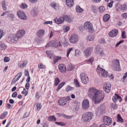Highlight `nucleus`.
I'll return each instance as SVG.
<instances>
[{"label": "nucleus", "instance_id": "1", "mask_svg": "<svg viewBox=\"0 0 127 127\" xmlns=\"http://www.w3.org/2000/svg\"><path fill=\"white\" fill-rule=\"evenodd\" d=\"M88 95L95 104H98L103 99L102 91L95 89L94 87L91 88L89 89Z\"/></svg>", "mask_w": 127, "mask_h": 127}, {"label": "nucleus", "instance_id": "2", "mask_svg": "<svg viewBox=\"0 0 127 127\" xmlns=\"http://www.w3.org/2000/svg\"><path fill=\"white\" fill-rule=\"evenodd\" d=\"M93 116V114L91 112H87L83 115L82 119L85 122H88L91 120Z\"/></svg>", "mask_w": 127, "mask_h": 127}, {"label": "nucleus", "instance_id": "3", "mask_svg": "<svg viewBox=\"0 0 127 127\" xmlns=\"http://www.w3.org/2000/svg\"><path fill=\"white\" fill-rule=\"evenodd\" d=\"M84 28L87 31L89 32H92L94 31L92 25L89 22H87L84 23Z\"/></svg>", "mask_w": 127, "mask_h": 127}, {"label": "nucleus", "instance_id": "4", "mask_svg": "<svg viewBox=\"0 0 127 127\" xmlns=\"http://www.w3.org/2000/svg\"><path fill=\"white\" fill-rule=\"evenodd\" d=\"M81 81L85 84H87L89 81V79L86 75L83 73H81L80 75Z\"/></svg>", "mask_w": 127, "mask_h": 127}, {"label": "nucleus", "instance_id": "5", "mask_svg": "<svg viewBox=\"0 0 127 127\" xmlns=\"http://www.w3.org/2000/svg\"><path fill=\"white\" fill-rule=\"evenodd\" d=\"M119 61V60H116L113 62L112 67L113 69L116 71L120 70Z\"/></svg>", "mask_w": 127, "mask_h": 127}, {"label": "nucleus", "instance_id": "6", "mask_svg": "<svg viewBox=\"0 0 127 127\" xmlns=\"http://www.w3.org/2000/svg\"><path fill=\"white\" fill-rule=\"evenodd\" d=\"M17 14L18 17L21 19L23 20H26L27 17L24 12L22 11L19 10L17 11Z\"/></svg>", "mask_w": 127, "mask_h": 127}, {"label": "nucleus", "instance_id": "7", "mask_svg": "<svg viewBox=\"0 0 127 127\" xmlns=\"http://www.w3.org/2000/svg\"><path fill=\"white\" fill-rule=\"evenodd\" d=\"M89 100L87 99H84L82 103V108L86 110L89 107Z\"/></svg>", "mask_w": 127, "mask_h": 127}, {"label": "nucleus", "instance_id": "8", "mask_svg": "<svg viewBox=\"0 0 127 127\" xmlns=\"http://www.w3.org/2000/svg\"><path fill=\"white\" fill-rule=\"evenodd\" d=\"M93 51V48L92 47L88 48L86 49L84 51V56L87 58L89 57Z\"/></svg>", "mask_w": 127, "mask_h": 127}, {"label": "nucleus", "instance_id": "9", "mask_svg": "<svg viewBox=\"0 0 127 127\" xmlns=\"http://www.w3.org/2000/svg\"><path fill=\"white\" fill-rule=\"evenodd\" d=\"M102 66L98 65L97 67L96 71L98 74L101 77H103V69Z\"/></svg>", "mask_w": 127, "mask_h": 127}, {"label": "nucleus", "instance_id": "10", "mask_svg": "<svg viewBox=\"0 0 127 127\" xmlns=\"http://www.w3.org/2000/svg\"><path fill=\"white\" fill-rule=\"evenodd\" d=\"M118 30L114 29L110 32L108 34L109 36L111 37H114L116 36L118 34Z\"/></svg>", "mask_w": 127, "mask_h": 127}, {"label": "nucleus", "instance_id": "11", "mask_svg": "<svg viewBox=\"0 0 127 127\" xmlns=\"http://www.w3.org/2000/svg\"><path fill=\"white\" fill-rule=\"evenodd\" d=\"M112 120L110 117L107 116L104 117V123L105 125L109 126L111 123Z\"/></svg>", "mask_w": 127, "mask_h": 127}, {"label": "nucleus", "instance_id": "12", "mask_svg": "<svg viewBox=\"0 0 127 127\" xmlns=\"http://www.w3.org/2000/svg\"><path fill=\"white\" fill-rule=\"evenodd\" d=\"M104 86V90L105 92L107 93H109L111 88V84L108 82H107L105 83Z\"/></svg>", "mask_w": 127, "mask_h": 127}, {"label": "nucleus", "instance_id": "13", "mask_svg": "<svg viewBox=\"0 0 127 127\" xmlns=\"http://www.w3.org/2000/svg\"><path fill=\"white\" fill-rule=\"evenodd\" d=\"M78 36L76 35H72L69 39L70 42L72 43H74L78 40Z\"/></svg>", "mask_w": 127, "mask_h": 127}, {"label": "nucleus", "instance_id": "14", "mask_svg": "<svg viewBox=\"0 0 127 127\" xmlns=\"http://www.w3.org/2000/svg\"><path fill=\"white\" fill-rule=\"evenodd\" d=\"M54 21L56 24L59 25L61 24L64 22V19L63 16V17H60L59 18H55L54 19Z\"/></svg>", "mask_w": 127, "mask_h": 127}, {"label": "nucleus", "instance_id": "15", "mask_svg": "<svg viewBox=\"0 0 127 127\" xmlns=\"http://www.w3.org/2000/svg\"><path fill=\"white\" fill-rule=\"evenodd\" d=\"M50 58L54 59V64L57 62L58 61L60 60L61 59V57L55 56L54 55L51 54L50 56Z\"/></svg>", "mask_w": 127, "mask_h": 127}, {"label": "nucleus", "instance_id": "16", "mask_svg": "<svg viewBox=\"0 0 127 127\" xmlns=\"http://www.w3.org/2000/svg\"><path fill=\"white\" fill-rule=\"evenodd\" d=\"M58 68L60 72L62 73H64L66 71V66L63 64H60L58 66Z\"/></svg>", "mask_w": 127, "mask_h": 127}, {"label": "nucleus", "instance_id": "17", "mask_svg": "<svg viewBox=\"0 0 127 127\" xmlns=\"http://www.w3.org/2000/svg\"><path fill=\"white\" fill-rule=\"evenodd\" d=\"M64 21L68 23H71L73 21L72 18L69 16L66 15L63 16Z\"/></svg>", "mask_w": 127, "mask_h": 127}, {"label": "nucleus", "instance_id": "18", "mask_svg": "<svg viewBox=\"0 0 127 127\" xmlns=\"http://www.w3.org/2000/svg\"><path fill=\"white\" fill-rule=\"evenodd\" d=\"M50 5L55 10L58 11L59 10V5L55 2H51L50 3Z\"/></svg>", "mask_w": 127, "mask_h": 127}, {"label": "nucleus", "instance_id": "19", "mask_svg": "<svg viewBox=\"0 0 127 127\" xmlns=\"http://www.w3.org/2000/svg\"><path fill=\"white\" fill-rule=\"evenodd\" d=\"M45 33L44 31L42 29L38 30L36 32V35L39 38H40L43 36Z\"/></svg>", "mask_w": 127, "mask_h": 127}, {"label": "nucleus", "instance_id": "20", "mask_svg": "<svg viewBox=\"0 0 127 127\" xmlns=\"http://www.w3.org/2000/svg\"><path fill=\"white\" fill-rule=\"evenodd\" d=\"M59 103L61 105H65L66 103V99L63 98H60L59 99Z\"/></svg>", "mask_w": 127, "mask_h": 127}, {"label": "nucleus", "instance_id": "21", "mask_svg": "<svg viewBox=\"0 0 127 127\" xmlns=\"http://www.w3.org/2000/svg\"><path fill=\"white\" fill-rule=\"evenodd\" d=\"M103 112V106L102 105H101L98 108L96 111L97 114H102Z\"/></svg>", "mask_w": 127, "mask_h": 127}, {"label": "nucleus", "instance_id": "22", "mask_svg": "<svg viewBox=\"0 0 127 127\" xmlns=\"http://www.w3.org/2000/svg\"><path fill=\"white\" fill-rule=\"evenodd\" d=\"M66 4L69 7H72L74 4L73 0H66Z\"/></svg>", "mask_w": 127, "mask_h": 127}, {"label": "nucleus", "instance_id": "23", "mask_svg": "<svg viewBox=\"0 0 127 127\" xmlns=\"http://www.w3.org/2000/svg\"><path fill=\"white\" fill-rule=\"evenodd\" d=\"M25 32L23 29H22L21 30L18 31L17 34L18 36L20 38L22 37L24 35Z\"/></svg>", "mask_w": 127, "mask_h": 127}, {"label": "nucleus", "instance_id": "24", "mask_svg": "<svg viewBox=\"0 0 127 127\" xmlns=\"http://www.w3.org/2000/svg\"><path fill=\"white\" fill-rule=\"evenodd\" d=\"M32 14L34 16H36L38 14V10L37 8L34 7L32 9L31 11Z\"/></svg>", "mask_w": 127, "mask_h": 127}, {"label": "nucleus", "instance_id": "25", "mask_svg": "<svg viewBox=\"0 0 127 127\" xmlns=\"http://www.w3.org/2000/svg\"><path fill=\"white\" fill-rule=\"evenodd\" d=\"M1 5L3 10L5 11L7 10L6 1L5 0H3L1 2Z\"/></svg>", "mask_w": 127, "mask_h": 127}, {"label": "nucleus", "instance_id": "26", "mask_svg": "<svg viewBox=\"0 0 127 127\" xmlns=\"http://www.w3.org/2000/svg\"><path fill=\"white\" fill-rule=\"evenodd\" d=\"M27 64V62L25 61L21 62L18 64V67L19 68H23L26 66Z\"/></svg>", "mask_w": 127, "mask_h": 127}, {"label": "nucleus", "instance_id": "27", "mask_svg": "<svg viewBox=\"0 0 127 127\" xmlns=\"http://www.w3.org/2000/svg\"><path fill=\"white\" fill-rule=\"evenodd\" d=\"M22 72H20L17 74L15 76L14 79V82H16L20 78L22 75Z\"/></svg>", "mask_w": 127, "mask_h": 127}, {"label": "nucleus", "instance_id": "28", "mask_svg": "<svg viewBox=\"0 0 127 127\" xmlns=\"http://www.w3.org/2000/svg\"><path fill=\"white\" fill-rule=\"evenodd\" d=\"M127 9V4L124 3L121 6L120 9L123 11H126Z\"/></svg>", "mask_w": 127, "mask_h": 127}, {"label": "nucleus", "instance_id": "29", "mask_svg": "<svg viewBox=\"0 0 127 127\" xmlns=\"http://www.w3.org/2000/svg\"><path fill=\"white\" fill-rule=\"evenodd\" d=\"M8 114L7 111L4 112L0 115V119H2L5 118Z\"/></svg>", "mask_w": 127, "mask_h": 127}, {"label": "nucleus", "instance_id": "30", "mask_svg": "<svg viewBox=\"0 0 127 127\" xmlns=\"http://www.w3.org/2000/svg\"><path fill=\"white\" fill-rule=\"evenodd\" d=\"M13 40L14 41V43L16 42L17 41L19 40L21 38L18 36V35L16 34H13Z\"/></svg>", "mask_w": 127, "mask_h": 127}, {"label": "nucleus", "instance_id": "31", "mask_svg": "<svg viewBox=\"0 0 127 127\" xmlns=\"http://www.w3.org/2000/svg\"><path fill=\"white\" fill-rule=\"evenodd\" d=\"M110 16L108 14H106L104 15V21L106 22L109 20Z\"/></svg>", "mask_w": 127, "mask_h": 127}, {"label": "nucleus", "instance_id": "32", "mask_svg": "<svg viewBox=\"0 0 127 127\" xmlns=\"http://www.w3.org/2000/svg\"><path fill=\"white\" fill-rule=\"evenodd\" d=\"M54 41H50L46 45V47L50 46L54 47Z\"/></svg>", "mask_w": 127, "mask_h": 127}, {"label": "nucleus", "instance_id": "33", "mask_svg": "<svg viewBox=\"0 0 127 127\" xmlns=\"http://www.w3.org/2000/svg\"><path fill=\"white\" fill-rule=\"evenodd\" d=\"M7 46L3 43L1 42L0 43V48L1 49H4L6 48Z\"/></svg>", "mask_w": 127, "mask_h": 127}, {"label": "nucleus", "instance_id": "34", "mask_svg": "<svg viewBox=\"0 0 127 127\" xmlns=\"http://www.w3.org/2000/svg\"><path fill=\"white\" fill-rule=\"evenodd\" d=\"M117 121L119 122L123 123L124 121V120L122 118L121 115L118 114L117 116Z\"/></svg>", "mask_w": 127, "mask_h": 127}, {"label": "nucleus", "instance_id": "35", "mask_svg": "<svg viewBox=\"0 0 127 127\" xmlns=\"http://www.w3.org/2000/svg\"><path fill=\"white\" fill-rule=\"evenodd\" d=\"M94 39V36L93 35H89L88 36L87 38V40L90 41H93Z\"/></svg>", "mask_w": 127, "mask_h": 127}, {"label": "nucleus", "instance_id": "36", "mask_svg": "<svg viewBox=\"0 0 127 127\" xmlns=\"http://www.w3.org/2000/svg\"><path fill=\"white\" fill-rule=\"evenodd\" d=\"M74 66L71 64H69L67 67V70L68 71H70L74 69Z\"/></svg>", "mask_w": 127, "mask_h": 127}, {"label": "nucleus", "instance_id": "37", "mask_svg": "<svg viewBox=\"0 0 127 127\" xmlns=\"http://www.w3.org/2000/svg\"><path fill=\"white\" fill-rule=\"evenodd\" d=\"M54 47H60L62 46L60 41L57 42L54 41Z\"/></svg>", "mask_w": 127, "mask_h": 127}, {"label": "nucleus", "instance_id": "38", "mask_svg": "<svg viewBox=\"0 0 127 127\" xmlns=\"http://www.w3.org/2000/svg\"><path fill=\"white\" fill-rule=\"evenodd\" d=\"M48 119L50 121H55L56 120V119L54 116H49L48 117Z\"/></svg>", "mask_w": 127, "mask_h": 127}, {"label": "nucleus", "instance_id": "39", "mask_svg": "<svg viewBox=\"0 0 127 127\" xmlns=\"http://www.w3.org/2000/svg\"><path fill=\"white\" fill-rule=\"evenodd\" d=\"M65 84V83L64 82L60 84L58 87L57 90V91H58L59 90H60L62 87V86Z\"/></svg>", "mask_w": 127, "mask_h": 127}, {"label": "nucleus", "instance_id": "40", "mask_svg": "<svg viewBox=\"0 0 127 127\" xmlns=\"http://www.w3.org/2000/svg\"><path fill=\"white\" fill-rule=\"evenodd\" d=\"M12 38H13V35H8V40L12 43H14V41L13 40V39H11Z\"/></svg>", "mask_w": 127, "mask_h": 127}, {"label": "nucleus", "instance_id": "41", "mask_svg": "<svg viewBox=\"0 0 127 127\" xmlns=\"http://www.w3.org/2000/svg\"><path fill=\"white\" fill-rule=\"evenodd\" d=\"M76 11L77 12L81 13L83 10L79 6H77L76 8Z\"/></svg>", "mask_w": 127, "mask_h": 127}, {"label": "nucleus", "instance_id": "42", "mask_svg": "<svg viewBox=\"0 0 127 127\" xmlns=\"http://www.w3.org/2000/svg\"><path fill=\"white\" fill-rule=\"evenodd\" d=\"M81 54L80 51L79 50L76 49L75 50V55L76 56H79Z\"/></svg>", "mask_w": 127, "mask_h": 127}, {"label": "nucleus", "instance_id": "43", "mask_svg": "<svg viewBox=\"0 0 127 127\" xmlns=\"http://www.w3.org/2000/svg\"><path fill=\"white\" fill-rule=\"evenodd\" d=\"M20 7L21 8L23 9L27 8L28 7V5L26 3H23L21 4L20 6Z\"/></svg>", "mask_w": 127, "mask_h": 127}, {"label": "nucleus", "instance_id": "44", "mask_svg": "<svg viewBox=\"0 0 127 127\" xmlns=\"http://www.w3.org/2000/svg\"><path fill=\"white\" fill-rule=\"evenodd\" d=\"M111 107L112 108L117 109L118 107V105L116 103H111L110 104Z\"/></svg>", "mask_w": 127, "mask_h": 127}, {"label": "nucleus", "instance_id": "45", "mask_svg": "<svg viewBox=\"0 0 127 127\" xmlns=\"http://www.w3.org/2000/svg\"><path fill=\"white\" fill-rule=\"evenodd\" d=\"M60 82V80L58 77H57L55 79V85L56 86L58 85Z\"/></svg>", "mask_w": 127, "mask_h": 127}, {"label": "nucleus", "instance_id": "46", "mask_svg": "<svg viewBox=\"0 0 127 127\" xmlns=\"http://www.w3.org/2000/svg\"><path fill=\"white\" fill-rule=\"evenodd\" d=\"M73 50V48H69L67 49L66 50L67 54H66V57H68L70 53V52Z\"/></svg>", "mask_w": 127, "mask_h": 127}, {"label": "nucleus", "instance_id": "47", "mask_svg": "<svg viewBox=\"0 0 127 127\" xmlns=\"http://www.w3.org/2000/svg\"><path fill=\"white\" fill-rule=\"evenodd\" d=\"M74 83L75 86L76 87H79L80 85L79 83L78 82L77 79H76L74 80Z\"/></svg>", "mask_w": 127, "mask_h": 127}, {"label": "nucleus", "instance_id": "48", "mask_svg": "<svg viewBox=\"0 0 127 127\" xmlns=\"http://www.w3.org/2000/svg\"><path fill=\"white\" fill-rule=\"evenodd\" d=\"M42 105L41 103H38L37 104L36 106V110L38 111L41 108Z\"/></svg>", "mask_w": 127, "mask_h": 127}, {"label": "nucleus", "instance_id": "49", "mask_svg": "<svg viewBox=\"0 0 127 127\" xmlns=\"http://www.w3.org/2000/svg\"><path fill=\"white\" fill-rule=\"evenodd\" d=\"M108 72L106 71L104 69V77H108L109 74H108Z\"/></svg>", "mask_w": 127, "mask_h": 127}, {"label": "nucleus", "instance_id": "50", "mask_svg": "<svg viewBox=\"0 0 127 127\" xmlns=\"http://www.w3.org/2000/svg\"><path fill=\"white\" fill-rule=\"evenodd\" d=\"M56 123L61 126H64L65 125V124L64 122H56Z\"/></svg>", "mask_w": 127, "mask_h": 127}, {"label": "nucleus", "instance_id": "51", "mask_svg": "<svg viewBox=\"0 0 127 127\" xmlns=\"http://www.w3.org/2000/svg\"><path fill=\"white\" fill-rule=\"evenodd\" d=\"M98 11L99 12L102 13L103 12V6H100L99 7Z\"/></svg>", "mask_w": 127, "mask_h": 127}, {"label": "nucleus", "instance_id": "52", "mask_svg": "<svg viewBox=\"0 0 127 127\" xmlns=\"http://www.w3.org/2000/svg\"><path fill=\"white\" fill-rule=\"evenodd\" d=\"M113 1L112 0H111L110 2L108 4V6L110 8L113 5Z\"/></svg>", "mask_w": 127, "mask_h": 127}, {"label": "nucleus", "instance_id": "53", "mask_svg": "<svg viewBox=\"0 0 127 127\" xmlns=\"http://www.w3.org/2000/svg\"><path fill=\"white\" fill-rule=\"evenodd\" d=\"M38 0H28L30 3L32 4H34L36 3Z\"/></svg>", "mask_w": 127, "mask_h": 127}, {"label": "nucleus", "instance_id": "54", "mask_svg": "<svg viewBox=\"0 0 127 127\" xmlns=\"http://www.w3.org/2000/svg\"><path fill=\"white\" fill-rule=\"evenodd\" d=\"M53 23L52 21H46L43 23V24L44 25H47L48 24H50V25H52Z\"/></svg>", "mask_w": 127, "mask_h": 127}, {"label": "nucleus", "instance_id": "55", "mask_svg": "<svg viewBox=\"0 0 127 127\" xmlns=\"http://www.w3.org/2000/svg\"><path fill=\"white\" fill-rule=\"evenodd\" d=\"M112 100L114 102H116L117 101L118 98L116 96H113L112 98Z\"/></svg>", "mask_w": 127, "mask_h": 127}, {"label": "nucleus", "instance_id": "56", "mask_svg": "<svg viewBox=\"0 0 127 127\" xmlns=\"http://www.w3.org/2000/svg\"><path fill=\"white\" fill-rule=\"evenodd\" d=\"M4 60L5 62H7L9 61L10 59L8 57H4Z\"/></svg>", "mask_w": 127, "mask_h": 127}, {"label": "nucleus", "instance_id": "57", "mask_svg": "<svg viewBox=\"0 0 127 127\" xmlns=\"http://www.w3.org/2000/svg\"><path fill=\"white\" fill-rule=\"evenodd\" d=\"M121 16L123 18H127V13H125L122 14Z\"/></svg>", "mask_w": 127, "mask_h": 127}, {"label": "nucleus", "instance_id": "58", "mask_svg": "<svg viewBox=\"0 0 127 127\" xmlns=\"http://www.w3.org/2000/svg\"><path fill=\"white\" fill-rule=\"evenodd\" d=\"M91 9L92 11H93L95 13L96 10V8L95 6H94L92 5L91 8Z\"/></svg>", "mask_w": 127, "mask_h": 127}, {"label": "nucleus", "instance_id": "59", "mask_svg": "<svg viewBox=\"0 0 127 127\" xmlns=\"http://www.w3.org/2000/svg\"><path fill=\"white\" fill-rule=\"evenodd\" d=\"M124 42V40L120 41L118 42L117 43L115 46L116 47H118L119 45H120L121 43H123Z\"/></svg>", "mask_w": 127, "mask_h": 127}, {"label": "nucleus", "instance_id": "60", "mask_svg": "<svg viewBox=\"0 0 127 127\" xmlns=\"http://www.w3.org/2000/svg\"><path fill=\"white\" fill-rule=\"evenodd\" d=\"M122 38H126V36L125 33V32H122Z\"/></svg>", "mask_w": 127, "mask_h": 127}, {"label": "nucleus", "instance_id": "61", "mask_svg": "<svg viewBox=\"0 0 127 127\" xmlns=\"http://www.w3.org/2000/svg\"><path fill=\"white\" fill-rule=\"evenodd\" d=\"M64 46L65 47L67 46L68 45V43L66 40H65L64 41Z\"/></svg>", "mask_w": 127, "mask_h": 127}, {"label": "nucleus", "instance_id": "62", "mask_svg": "<svg viewBox=\"0 0 127 127\" xmlns=\"http://www.w3.org/2000/svg\"><path fill=\"white\" fill-rule=\"evenodd\" d=\"M70 29V27L69 26H67L66 27V28L64 29V32H66L68 31Z\"/></svg>", "mask_w": 127, "mask_h": 127}, {"label": "nucleus", "instance_id": "63", "mask_svg": "<svg viewBox=\"0 0 127 127\" xmlns=\"http://www.w3.org/2000/svg\"><path fill=\"white\" fill-rule=\"evenodd\" d=\"M63 116L64 118L67 119H70L72 117V116H67L65 115H64Z\"/></svg>", "mask_w": 127, "mask_h": 127}, {"label": "nucleus", "instance_id": "64", "mask_svg": "<svg viewBox=\"0 0 127 127\" xmlns=\"http://www.w3.org/2000/svg\"><path fill=\"white\" fill-rule=\"evenodd\" d=\"M43 66H44L41 63L38 64V67L39 69L42 68H43Z\"/></svg>", "mask_w": 127, "mask_h": 127}]
</instances>
